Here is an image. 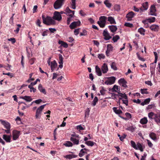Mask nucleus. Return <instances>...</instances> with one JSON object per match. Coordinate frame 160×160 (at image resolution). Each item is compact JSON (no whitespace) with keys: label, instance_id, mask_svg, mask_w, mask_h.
Masks as SVG:
<instances>
[{"label":"nucleus","instance_id":"nucleus-1","mask_svg":"<svg viewBox=\"0 0 160 160\" xmlns=\"http://www.w3.org/2000/svg\"><path fill=\"white\" fill-rule=\"evenodd\" d=\"M42 18L43 20V22L47 25L54 24L55 23V21L50 17L47 16L46 18L45 15L42 14Z\"/></svg>","mask_w":160,"mask_h":160},{"label":"nucleus","instance_id":"nucleus-2","mask_svg":"<svg viewBox=\"0 0 160 160\" xmlns=\"http://www.w3.org/2000/svg\"><path fill=\"white\" fill-rule=\"evenodd\" d=\"M0 121L1 123L4 126V127L7 129L6 130L3 129L2 130L3 131H4L7 134L10 133L11 131V125L10 123L8 122L2 120H0Z\"/></svg>","mask_w":160,"mask_h":160},{"label":"nucleus","instance_id":"nucleus-3","mask_svg":"<svg viewBox=\"0 0 160 160\" xmlns=\"http://www.w3.org/2000/svg\"><path fill=\"white\" fill-rule=\"evenodd\" d=\"M107 18L106 16H101L99 18V21L98 22V23L101 28H104L106 25Z\"/></svg>","mask_w":160,"mask_h":160},{"label":"nucleus","instance_id":"nucleus-4","mask_svg":"<svg viewBox=\"0 0 160 160\" xmlns=\"http://www.w3.org/2000/svg\"><path fill=\"white\" fill-rule=\"evenodd\" d=\"M46 105V104L41 105L37 108L35 115V118L36 119H39L40 118L42 110Z\"/></svg>","mask_w":160,"mask_h":160},{"label":"nucleus","instance_id":"nucleus-5","mask_svg":"<svg viewBox=\"0 0 160 160\" xmlns=\"http://www.w3.org/2000/svg\"><path fill=\"white\" fill-rule=\"evenodd\" d=\"M65 0H57L54 3L53 7L55 9H57L62 7Z\"/></svg>","mask_w":160,"mask_h":160},{"label":"nucleus","instance_id":"nucleus-6","mask_svg":"<svg viewBox=\"0 0 160 160\" xmlns=\"http://www.w3.org/2000/svg\"><path fill=\"white\" fill-rule=\"evenodd\" d=\"M21 134L20 131L16 130H14L12 131V140H16L19 137Z\"/></svg>","mask_w":160,"mask_h":160},{"label":"nucleus","instance_id":"nucleus-7","mask_svg":"<svg viewBox=\"0 0 160 160\" xmlns=\"http://www.w3.org/2000/svg\"><path fill=\"white\" fill-rule=\"evenodd\" d=\"M53 18L57 21H60L62 19V16L59 12L55 11L54 13Z\"/></svg>","mask_w":160,"mask_h":160},{"label":"nucleus","instance_id":"nucleus-8","mask_svg":"<svg viewBox=\"0 0 160 160\" xmlns=\"http://www.w3.org/2000/svg\"><path fill=\"white\" fill-rule=\"evenodd\" d=\"M157 61H154V62L150 64V70L151 75H152L155 74V68L156 67V64Z\"/></svg>","mask_w":160,"mask_h":160},{"label":"nucleus","instance_id":"nucleus-9","mask_svg":"<svg viewBox=\"0 0 160 160\" xmlns=\"http://www.w3.org/2000/svg\"><path fill=\"white\" fill-rule=\"evenodd\" d=\"M103 35L104 36V39L106 40H109L112 38V37L110 36V34L107 29H105L103 31Z\"/></svg>","mask_w":160,"mask_h":160},{"label":"nucleus","instance_id":"nucleus-10","mask_svg":"<svg viewBox=\"0 0 160 160\" xmlns=\"http://www.w3.org/2000/svg\"><path fill=\"white\" fill-rule=\"evenodd\" d=\"M48 63L49 65L51 66V70L53 71L57 66V64L55 61H53L50 62V61H48Z\"/></svg>","mask_w":160,"mask_h":160},{"label":"nucleus","instance_id":"nucleus-11","mask_svg":"<svg viewBox=\"0 0 160 160\" xmlns=\"http://www.w3.org/2000/svg\"><path fill=\"white\" fill-rule=\"evenodd\" d=\"M116 80V78L114 77H111L109 78L108 80L105 82L107 85H111L114 83Z\"/></svg>","mask_w":160,"mask_h":160},{"label":"nucleus","instance_id":"nucleus-12","mask_svg":"<svg viewBox=\"0 0 160 160\" xmlns=\"http://www.w3.org/2000/svg\"><path fill=\"white\" fill-rule=\"evenodd\" d=\"M135 14L133 12L131 11L128 13L126 16V18H127L128 21H130L132 20Z\"/></svg>","mask_w":160,"mask_h":160},{"label":"nucleus","instance_id":"nucleus-13","mask_svg":"<svg viewBox=\"0 0 160 160\" xmlns=\"http://www.w3.org/2000/svg\"><path fill=\"white\" fill-rule=\"evenodd\" d=\"M80 23L81 22L80 21H78L77 22H74L71 23L69 26V27L72 29H73L77 26H79Z\"/></svg>","mask_w":160,"mask_h":160},{"label":"nucleus","instance_id":"nucleus-14","mask_svg":"<svg viewBox=\"0 0 160 160\" xmlns=\"http://www.w3.org/2000/svg\"><path fill=\"white\" fill-rule=\"evenodd\" d=\"M118 82L120 85L124 88H127V86L126 85L127 82L124 78H121L118 81Z\"/></svg>","mask_w":160,"mask_h":160},{"label":"nucleus","instance_id":"nucleus-15","mask_svg":"<svg viewBox=\"0 0 160 160\" xmlns=\"http://www.w3.org/2000/svg\"><path fill=\"white\" fill-rule=\"evenodd\" d=\"M11 137L12 136L11 135H7L6 134H4L2 138L7 142L8 143L11 142Z\"/></svg>","mask_w":160,"mask_h":160},{"label":"nucleus","instance_id":"nucleus-16","mask_svg":"<svg viewBox=\"0 0 160 160\" xmlns=\"http://www.w3.org/2000/svg\"><path fill=\"white\" fill-rule=\"evenodd\" d=\"M137 147L138 148V149H139L141 152L143 151V149L145 148V146L143 144L139 142L137 143Z\"/></svg>","mask_w":160,"mask_h":160},{"label":"nucleus","instance_id":"nucleus-17","mask_svg":"<svg viewBox=\"0 0 160 160\" xmlns=\"http://www.w3.org/2000/svg\"><path fill=\"white\" fill-rule=\"evenodd\" d=\"M108 28L110 31L113 33H115V32L118 29L117 27L114 25H110L108 26Z\"/></svg>","mask_w":160,"mask_h":160},{"label":"nucleus","instance_id":"nucleus-18","mask_svg":"<svg viewBox=\"0 0 160 160\" xmlns=\"http://www.w3.org/2000/svg\"><path fill=\"white\" fill-rule=\"evenodd\" d=\"M150 28L152 31L154 32H158L159 29L158 26L156 24H153L150 26Z\"/></svg>","mask_w":160,"mask_h":160},{"label":"nucleus","instance_id":"nucleus-19","mask_svg":"<svg viewBox=\"0 0 160 160\" xmlns=\"http://www.w3.org/2000/svg\"><path fill=\"white\" fill-rule=\"evenodd\" d=\"M101 69L102 72L103 73H106L108 71V68L107 65L106 63H104L102 66Z\"/></svg>","mask_w":160,"mask_h":160},{"label":"nucleus","instance_id":"nucleus-20","mask_svg":"<svg viewBox=\"0 0 160 160\" xmlns=\"http://www.w3.org/2000/svg\"><path fill=\"white\" fill-rule=\"evenodd\" d=\"M125 115L127 117V118L123 117L120 115H119V117L122 119L126 120H129L132 118L131 114L129 113L126 112L125 113Z\"/></svg>","mask_w":160,"mask_h":160},{"label":"nucleus","instance_id":"nucleus-21","mask_svg":"<svg viewBox=\"0 0 160 160\" xmlns=\"http://www.w3.org/2000/svg\"><path fill=\"white\" fill-rule=\"evenodd\" d=\"M142 6L143 8L141 7L140 8V10L141 11H143L144 10H147L148 8V2H145V3L142 4Z\"/></svg>","mask_w":160,"mask_h":160},{"label":"nucleus","instance_id":"nucleus-22","mask_svg":"<svg viewBox=\"0 0 160 160\" xmlns=\"http://www.w3.org/2000/svg\"><path fill=\"white\" fill-rule=\"evenodd\" d=\"M153 119L155 121L158 123H160V114H156L154 117H153Z\"/></svg>","mask_w":160,"mask_h":160},{"label":"nucleus","instance_id":"nucleus-23","mask_svg":"<svg viewBox=\"0 0 160 160\" xmlns=\"http://www.w3.org/2000/svg\"><path fill=\"white\" fill-rule=\"evenodd\" d=\"M20 98L25 100L27 102H29L32 100V98L30 96H21Z\"/></svg>","mask_w":160,"mask_h":160},{"label":"nucleus","instance_id":"nucleus-24","mask_svg":"<svg viewBox=\"0 0 160 160\" xmlns=\"http://www.w3.org/2000/svg\"><path fill=\"white\" fill-rule=\"evenodd\" d=\"M108 21L110 22V23L111 24H116V23L115 19L113 17L110 16L108 17L107 18Z\"/></svg>","mask_w":160,"mask_h":160},{"label":"nucleus","instance_id":"nucleus-25","mask_svg":"<svg viewBox=\"0 0 160 160\" xmlns=\"http://www.w3.org/2000/svg\"><path fill=\"white\" fill-rule=\"evenodd\" d=\"M70 140L73 142L74 145H78L79 143V138L77 139L74 137H71Z\"/></svg>","mask_w":160,"mask_h":160},{"label":"nucleus","instance_id":"nucleus-26","mask_svg":"<svg viewBox=\"0 0 160 160\" xmlns=\"http://www.w3.org/2000/svg\"><path fill=\"white\" fill-rule=\"evenodd\" d=\"M38 89L42 93H43L46 94V92L45 89L43 88L42 85L41 84H40L38 86Z\"/></svg>","mask_w":160,"mask_h":160},{"label":"nucleus","instance_id":"nucleus-27","mask_svg":"<svg viewBox=\"0 0 160 160\" xmlns=\"http://www.w3.org/2000/svg\"><path fill=\"white\" fill-rule=\"evenodd\" d=\"M117 107H114L112 108V110L113 111L117 114H118L119 116L120 115V114L122 113V111L120 109H117Z\"/></svg>","mask_w":160,"mask_h":160},{"label":"nucleus","instance_id":"nucleus-28","mask_svg":"<svg viewBox=\"0 0 160 160\" xmlns=\"http://www.w3.org/2000/svg\"><path fill=\"white\" fill-rule=\"evenodd\" d=\"M150 12L152 13H151V15H154V14L156 11L155 6L153 5H151L150 8Z\"/></svg>","mask_w":160,"mask_h":160},{"label":"nucleus","instance_id":"nucleus-29","mask_svg":"<svg viewBox=\"0 0 160 160\" xmlns=\"http://www.w3.org/2000/svg\"><path fill=\"white\" fill-rule=\"evenodd\" d=\"M114 95L117 96H120L124 99H127V96L125 93H122L121 92H118L117 94H114Z\"/></svg>","mask_w":160,"mask_h":160},{"label":"nucleus","instance_id":"nucleus-30","mask_svg":"<svg viewBox=\"0 0 160 160\" xmlns=\"http://www.w3.org/2000/svg\"><path fill=\"white\" fill-rule=\"evenodd\" d=\"M58 43L59 44H61L62 46H63L64 48H66L68 47V44L62 41L59 40L58 41Z\"/></svg>","mask_w":160,"mask_h":160},{"label":"nucleus","instance_id":"nucleus-31","mask_svg":"<svg viewBox=\"0 0 160 160\" xmlns=\"http://www.w3.org/2000/svg\"><path fill=\"white\" fill-rule=\"evenodd\" d=\"M96 71L97 74L98 76H101L102 75L100 68L98 67V66H96L95 67Z\"/></svg>","mask_w":160,"mask_h":160},{"label":"nucleus","instance_id":"nucleus-32","mask_svg":"<svg viewBox=\"0 0 160 160\" xmlns=\"http://www.w3.org/2000/svg\"><path fill=\"white\" fill-rule=\"evenodd\" d=\"M63 145L67 147H71L73 146V143L69 141H66Z\"/></svg>","mask_w":160,"mask_h":160},{"label":"nucleus","instance_id":"nucleus-33","mask_svg":"<svg viewBox=\"0 0 160 160\" xmlns=\"http://www.w3.org/2000/svg\"><path fill=\"white\" fill-rule=\"evenodd\" d=\"M77 155L74 154H69L66 155L64 157L67 159H71L72 158H76Z\"/></svg>","mask_w":160,"mask_h":160},{"label":"nucleus","instance_id":"nucleus-34","mask_svg":"<svg viewBox=\"0 0 160 160\" xmlns=\"http://www.w3.org/2000/svg\"><path fill=\"white\" fill-rule=\"evenodd\" d=\"M148 121L147 118L146 117H144L140 120V122L141 124H144L147 123Z\"/></svg>","mask_w":160,"mask_h":160},{"label":"nucleus","instance_id":"nucleus-35","mask_svg":"<svg viewBox=\"0 0 160 160\" xmlns=\"http://www.w3.org/2000/svg\"><path fill=\"white\" fill-rule=\"evenodd\" d=\"M149 137L150 138L154 140L156 139V134L154 132H151L149 134Z\"/></svg>","mask_w":160,"mask_h":160},{"label":"nucleus","instance_id":"nucleus-36","mask_svg":"<svg viewBox=\"0 0 160 160\" xmlns=\"http://www.w3.org/2000/svg\"><path fill=\"white\" fill-rule=\"evenodd\" d=\"M84 150L87 151L88 149L86 148H84V149H81L79 154V156L80 157H82L84 155V153H85V152L84 151Z\"/></svg>","mask_w":160,"mask_h":160},{"label":"nucleus","instance_id":"nucleus-37","mask_svg":"<svg viewBox=\"0 0 160 160\" xmlns=\"http://www.w3.org/2000/svg\"><path fill=\"white\" fill-rule=\"evenodd\" d=\"M85 143L87 145L90 146H93L96 143L91 141H88L85 142Z\"/></svg>","mask_w":160,"mask_h":160},{"label":"nucleus","instance_id":"nucleus-38","mask_svg":"<svg viewBox=\"0 0 160 160\" xmlns=\"http://www.w3.org/2000/svg\"><path fill=\"white\" fill-rule=\"evenodd\" d=\"M138 32H139L140 34L144 35H145V30L142 28H140L138 29Z\"/></svg>","mask_w":160,"mask_h":160},{"label":"nucleus","instance_id":"nucleus-39","mask_svg":"<svg viewBox=\"0 0 160 160\" xmlns=\"http://www.w3.org/2000/svg\"><path fill=\"white\" fill-rule=\"evenodd\" d=\"M98 97L96 96H95L94 97V99L92 102V105L93 106H95L96 105V103H97V102H98Z\"/></svg>","mask_w":160,"mask_h":160},{"label":"nucleus","instance_id":"nucleus-40","mask_svg":"<svg viewBox=\"0 0 160 160\" xmlns=\"http://www.w3.org/2000/svg\"><path fill=\"white\" fill-rule=\"evenodd\" d=\"M131 146L136 150H138V148L137 147V144L135 142L132 140L130 142Z\"/></svg>","mask_w":160,"mask_h":160},{"label":"nucleus","instance_id":"nucleus-41","mask_svg":"<svg viewBox=\"0 0 160 160\" xmlns=\"http://www.w3.org/2000/svg\"><path fill=\"white\" fill-rule=\"evenodd\" d=\"M116 64L114 62H112L111 64V67L112 69L114 70H117V67L116 66Z\"/></svg>","mask_w":160,"mask_h":160},{"label":"nucleus","instance_id":"nucleus-42","mask_svg":"<svg viewBox=\"0 0 160 160\" xmlns=\"http://www.w3.org/2000/svg\"><path fill=\"white\" fill-rule=\"evenodd\" d=\"M155 114L153 112H150L148 114V117L151 119H153V117H154Z\"/></svg>","mask_w":160,"mask_h":160},{"label":"nucleus","instance_id":"nucleus-43","mask_svg":"<svg viewBox=\"0 0 160 160\" xmlns=\"http://www.w3.org/2000/svg\"><path fill=\"white\" fill-rule=\"evenodd\" d=\"M104 3L106 5V6L108 8H110L111 6V3L109 2L108 0H105L104 2Z\"/></svg>","mask_w":160,"mask_h":160},{"label":"nucleus","instance_id":"nucleus-44","mask_svg":"<svg viewBox=\"0 0 160 160\" xmlns=\"http://www.w3.org/2000/svg\"><path fill=\"white\" fill-rule=\"evenodd\" d=\"M119 39V36L118 35H116L113 37L112 40L114 42H115Z\"/></svg>","mask_w":160,"mask_h":160},{"label":"nucleus","instance_id":"nucleus-45","mask_svg":"<svg viewBox=\"0 0 160 160\" xmlns=\"http://www.w3.org/2000/svg\"><path fill=\"white\" fill-rule=\"evenodd\" d=\"M116 89L118 91H120V88H119L118 86H117L116 85H114L112 89V91L113 92L114 91L115 92H117V91L116 90Z\"/></svg>","mask_w":160,"mask_h":160},{"label":"nucleus","instance_id":"nucleus-46","mask_svg":"<svg viewBox=\"0 0 160 160\" xmlns=\"http://www.w3.org/2000/svg\"><path fill=\"white\" fill-rule=\"evenodd\" d=\"M76 0H72L71 6L72 8L73 9L76 8Z\"/></svg>","mask_w":160,"mask_h":160},{"label":"nucleus","instance_id":"nucleus-47","mask_svg":"<svg viewBox=\"0 0 160 160\" xmlns=\"http://www.w3.org/2000/svg\"><path fill=\"white\" fill-rule=\"evenodd\" d=\"M113 47H112L111 44H108L107 46V50L110 52L112 50Z\"/></svg>","mask_w":160,"mask_h":160},{"label":"nucleus","instance_id":"nucleus-48","mask_svg":"<svg viewBox=\"0 0 160 160\" xmlns=\"http://www.w3.org/2000/svg\"><path fill=\"white\" fill-rule=\"evenodd\" d=\"M66 12H67V13H73V14H74V11H72L69 8L67 7L66 8Z\"/></svg>","mask_w":160,"mask_h":160},{"label":"nucleus","instance_id":"nucleus-49","mask_svg":"<svg viewBox=\"0 0 160 160\" xmlns=\"http://www.w3.org/2000/svg\"><path fill=\"white\" fill-rule=\"evenodd\" d=\"M124 26L131 28H132L133 26V24L129 22H126L124 24Z\"/></svg>","mask_w":160,"mask_h":160},{"label":"nucleus","instance_id":"nucleus-50","mask_svg":"<svg viewBox=\"0 0 160 160\" xmlns=\"http://www.w3.org/2000/svg\"><path fill=\"white\" fill-rule=\"evenodd\" d=\"M147 89H141V93L142 94H148V92L147 91Z\"/></svg>","mask_w":160,"mask_h":160},{"label":"nucleus","instance_id":"nucleus-51","mask_svg":"<svg viewBox=\"0 0 160 160\" xmlns=\"http://www.w3.org/2000/svg\"><path fill=\"white\" fill-rule=\"evenodd\" d=\"M87 32L85 29H83L82 30V32L80 33V36H86L87 35Z\"/></svg>","mask_w":160,"mask_h":160},{"label":"nucleus","instance_id":"nucleus-52","mask_svg":"<svg viewBox=\"0 0 160 160\" xmlns=\"http://www.w3.org/2000/svg\"><path fill=\"white\" fill-rule=\"evenodd\" d=\"M142 22L144 24H148L149 23H151L150 22V21L148 19H146L145 20H143L142 21Z\"/></svg>","mask_w":160,"mask_h":160},{"label":"nucleus","instance_id":"nucleus-53","mask_svg":"<svg viewBox=\"0 0 160 160\" xmlns=\"http://www.w3.org/2000/svg\"><path fill=\"white\" fill-rule=\"evenodd\" d=\"M98 57L100 59H104L105 58V56L103 54H98Z\"/></svg>","mask_w":160,"mask_h":160},{"label":"nucleus","instance_id":"nucleus-54","mask_svg":"<svg viewBox=\"0 0 160 160\" xmlns=\"http://www.w3.org/2000/svg\"><path fill=\"white\" fill-rule=\"evenodd\" d=\"M147 141L148 147L150 148H152L153 146V144L149 140L147 139Z\"/></svg>","mask_w":160,"mask_h":160},{"label":"nucleus","instance_id":"nucleus-55","mask_svg":"<svg viewBox=\"0 0 160 160\" xmlns=\"http://www.w3.org/2000/svg\"><path fill=\"white\" fill-rule=\"evenodd\" d=\"M17 26H18V27L14 31L16 33H18L19 30V28L21 27V25L20 24H17Z\"/></svg>","mask_w":160,"mask_h":160},{"label":"nucleus","instance_id":"nucleus-56","mask_svg":"<svg viewBox=\"0 0 160 160\" xmlns=\"http://www.w3.org/2000/svg\"><path fill=\"white\" fill-rule=\"evenodd\" d=\"M42 99H39L36 100L35 101L32 102V103L35 102L36 104H38L42 102Z\"/></svg>","mask_w":160,"mask_h":160},{"label":"nucleus","instance_id":"nucleus-57","mask_svg":"<svg viewBox=\"0 0 160 160\" xmlns=\"http://www.w3.org/2000/svg\"><path fill=\"white\" fill-rule=\"evenodd\" d=\"M150 101V98H148L145 99L144 100V103L146 104H148Z\"/></svg>","mask_w":160,"mask_h":160},{"label":"nucleus","instance_id":"nucleus-58","mask_svg":"<svg viewBox=\"0 0 160 160\" xmlns=\"http://www.w3.org/2000/svg\"><path fill=\"white\" fill-rule=\"evenodd\" d=\"M115 10L117 11H119L120 10V6L119 5H116L115 6Z\"/></svg>","mask_w":160,"mask_h":160},{"label":"nucleus","instance_id":"nucleus-59","mask_svg":"<svg viewBox=\"0 0 160 160\" xmlns=\"http://www.w3.org/2000/svg\"><path fill=\"white\" fill-rule=\"evenodd\" d=\"M76 128L77 129H79V130H84V128L82 127V126L81 125L77 126Z\"/></svg>","mask_w":160,"mask_h":160},{"label":"nucleus","instance_id":"nucleus-60","mask_svg":"<svg viewBox=\"0 0 160 160\" xmlns=\"http://www.w3.org/2000/svg\"><path fill=\"white\" fill-rule=\"evenodd\" d=\"M8 40L11 41L12 43H14L16 42L15 39L14 38H11L8 39Z\"/></svg>","mask_w":160,"mask_h":160},{"label":"nucleus","instance_id":"nucleus-61","mask_svg":"<svg viewBox=\"0 0 160 160\" xmlns=\"http://www.w3.org/2000/svg\"><path fill=\"white\" fill-rule=\"evenodd\" d=\"M106 90H105L104 89V88L102 87V89L100 90V92L102 95H104L105 93V91Z\"/></svg>","mask_w":160,"mask_h":160},{"label":"nucleus","instance_id":"nucleus-62","mask_svg":"<svg viewBox=\"0 0 160 160\" xmlns=\"http://www.w3.org/2000/svg\"><path fill=\"white\" fill-rule=\"evenodd\" d=\"M123 103L125 104L126 106L128 105V101L127 99H125L124 100L122 99V100Z\"/></svg>","mask_w":160,"mask_h":160},{"label":"nucleus","instance_id":"nucleus-63","mask_svg":"<svg viewBox=\"0 0 160 160\" xmlns=\"http://www.w3.org/2000/svg\"><path fill=\"white\" fill-rule=\"evenodd\" d=\"M58 62L59 64V67L60 68H62L63 67V61H59Z\"/></svg>","mask_w":160,"mask_h":160},{"label":"nucleus","instance_id":"nucleus-64","mask_svg":"<svg viewBox=\"0 0 160 160\" xmlns=\"http://www.w3.org/2000/svg\"><path fill=\"white\" fill-rule=\"evenodd\" d=\"M126 135L125 134H123L121 137L120 138V139L121 141H123L124 139L126 138Z\"/></svg>","mask_w":160,"mask_h":160}]
</instances>
